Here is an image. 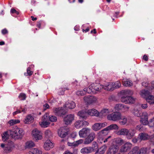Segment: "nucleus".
<instances>
[{"instance_id": "54", "label": "nucleus", "mask_w": 154, "mask_h": 154, "mask_svg": "<svg viewBox=\"0 0 154 154\" xmlns=\"http://www.w3.org/2000/svg\"><path fill=\"white\" fill-rule=\"evenodd\" d=\"M82 127L83 126H88L89 123L88 122L86 121H82Z\"/></svg>"}, {"instance_id": "21", "label": "nucleus", "mask_w": 154, "mask_h": 154, "mask_svg": "<svg viewBox=\"0 0 154 154\" xmlns=\"http://www.w3.org/2000/svg\"><path fill=\"white\" fill-rule=\"evenodd\" d=\"M148 90H142L140 91V94L141 97L146 98V97L152 92V88H148Z\"/></svg>"}, {"instance_id": "61", "label": "nucleus", "mask_w": 154, "mask_h": 154, "mask_svg": "<svg viewBox=\"0 0 154 154\" xmlns=\"http://www.w3.org/2000/svg\"><path fill=\"white\" fill-rule=\"evenodd\" d=\"M141 107L143 109H146L148 107L147 104L146 103L143 104L141 105Z\"/></svg>"}, {"instance_id": "33", "label": "nucleus", "mask_w": 154, "mask_h": 154, "mask_svg": "<svg viewBox=\"0 0 154 154\" xmlns=\"http://www.w3.org/2000/svg\"><path fill=\"white\" fill-rule=\"evenodd\" d=\"M122 84L124 86L126 87L131 86L132 85V82L130 80L127 79H123L122 81Z\"/></svg>"}, {"instance_id": "32", "label": "nucleus", "mask_w": 154, "mask_h": 154, "mask_svg": "<svg viewBox=\"0 0 154 154\" xmlns=\"http://www.w3.org/2000/svg\"><path fill=\"white\" fill-rule=\"evenodd\" d=\"M35 144L32 140H29L26 142L25 145V147L26 149H29L35 146Z\"/></svg>"}, {"instance_id": "12", "label": "nucleus", "mask_w": 154, "mask_h": 154, "mask_svg": "<svg viewBox=\"0 0 154 154\" xmlns=\"http://www.w3.org/2000/svg\"><path fill=\"white\" fill-rule=\"evenodd\" d=\"M114 108L116 110L125 112L128 111L129 107L121 103H118L115 105Z\"/></svg>"}, {"instance_id": "9", "label": "nucleus", "mask_w": 154, "mask_h": 154, "mask_svg": "<svg viewBox=\"0 0 154 154\" xmlns=\"http://www.w3.org/2000/svg\"><path fill=\"white\" fill-rule=\"evenodd\" d=\"M107 123L106 122L103 123H96L92 125V129L94 131H97L107 126Z\"/></svg>"}, {"instance_id": "49", "label": "nucleus", "mask_w": 154, "mask_h": 154, "mask_svg": "<svg viewBox=\"0 0 154 154\" xmlns=\"http://www.w3.org/2000/svg\"><path fill=\"white\" fill-rule=\"evenodd\" d=\"M149 126L150 127H154V117L149 120Z\"/></svg>"}, {"instance_id": "1", "label": "nucleus", "mask_w": 154, "mask_h": 154, "mask_svg": "<svg viewBox=\"0 0 154 154\" xmlns=\"http://www.w3.org/2000/svg\"><path fill=\"white\" fill-rule=\"evenodd\" d=\"M95 134L94 132H91L85 138V141L82 139H80L72 143L68 142L67 145L72 147H75L83 143L85 144H88L91 143L94 139Z\"/></svg>"}, {"instance_id": "35", "label": "nucleus", "mask_w": 154, "mask_h": 154, "mask_svg": "<svg viewBox=\"0 0 154 154\" xmlns=\"http://www.w3.org/2000/svg\"><path fill=\"white\" fill-rule=\"evenodd\" d=\"M107 130L109 131L111 130H117L119 128V127L116 124H112L106 127Z\"/></svg>"}, {"instance_id": "31", "label": "nucleus", "mask_w": 154, "mask_h": 154, "mask_svg": "<svg viewBox=\"0 0 154 154\" xmlns=\"http://www.w3.org/2000/svg\"><path fill=\"white\" fill-rule=\"evenodd\" d=\"M107 149V146L104 145L98 149L95 154H104Z\"/></svg>"}, {"instance_id": "63", "label": "nucleus", "mask_w": 154, "mask_h": 154, "mask_svg": "<svg viewBox=\"0 0 154 154\" xmlns=\"http://www.w3.org/2000/svg\"><path fill=\"white\" fill-rule=\"evenodd\" d=\"M92 145L93 146H94V148L97 147V143L96 142H93L92 143Z\"/></svg>"}, {"instance_id": "39", "label": "nucleus", "mask_w": 154, "mask_h": 154, "mask_svg": "<svg viewBox=\"0 0 154 154\" xmlns=\"http://www.w3.org/2000/svg\"><path fill=\"white\" fill-rule=\"evenodd\" d=\"M39 125L42 128H46L48 126L50 123L48 121H44V120H42L41 121L39 122Z\"/></svg>"}, {"instance_id": "17", "label": "nucleus", "mask_w": 154, "mask_h": 154, "mask_svg": "<svg viewBox=\"0 0 154 154\" xmlns=\"http://www.w3.org/2000/svg\"><path fill=\"white\" fill-rule=\"evenodd\" d=\"M74 116L73 115H69L64 118V120L66 125L70 124L74 119Z\"/></svg>"}, {"instance_id": "25", "label": "nucleus", "mask_w": 154, "mask_h": 154, "mask_svg": "<svg viewBox=\"0 0 154 154\" xmlns=\"http://www.w3.org/2000/svg\"><path fill=\"white\" fill-rule=\"evenodd\" d=\"M88 115L87 112L85 110L80 111L78 113V115L80 119H86L88 117Z\"/></svg>"}, {"instance_id": "51", "label": "nucleus", "mask_w": 154, "mask_h": 154, "mask_svg": "<svg viewBox=\"0 0 154 154\" xmlns=\"http://www.w3.org/2000/svg\"><path fill=\"white\" fill-rule=\"evenodd\" d=\"M49 114L46 113L43 116L42 120H44V121H48V118L49 116Z\"/></svg>"}, {"instance_id": "45", "label": "nucleus", "mask_w": 154, "mask_h": 154, "mask_svg": "<svg viewBox=\"0 0 154 154\" xmlns=\"http://www.w3.org/2000/svg\"><path fill=\"white\" fill-rule=\"evenodd\" d=\"M97 100L96 97L93 96H91L89 101H88V104H91L94 103L96 102Z\"/></svg>"}, {"instance_id": "4", "label": "nucleus", "mask_w": 154, "mask_h": 154, "mask_svg": "<svg viewBox=\"0 0 154 154\" xmlns=\"http://www.w3.org/2000/svg\"><path fill=\"white\" fill-rule=\"evenodd\" d=\"M146 148H142L140 149L137 146L134 147L128 154H145L147 151Z\"/></svg>"}, {"instance_id": "29", "label": "nucleus", "mask_w": 154, "mask_h": 154, "mask_svg": "<svg viewBox=\"0 0 154 154\" xmlns=\"http://www.w3.org/2000/svg\"><path fill=\"white\" fill-rule=\"evenodd\" d=\"M113 110L111 109H103L99 113V116H105L108 113L111 112Z\"/></svg>"}, {"instance_id": "14", "label": "nucleus", "mask_w": 154, "mask_h": 154, "mask_svg": "<svg viewBox=\"0 0 154 154\" xmlns=\"http://www.w3.org/2000/svg\"><path fill=\"white\" fill-rule=\"evenodd\" d=\"M119 149V147L116 145H111L109 147L107 154H120L118 153Z\"/></svg>"}, {"instance_id": "62", "label": "nucleus", "mask_w": 154, "mask_h": 154, "mask_svg": "<svg viewBox=\"0 0 154 154\" xmlns=\"http://www.w3.org/2000/svg\"><path fill=\"white\" fill-rule=\"evenodd\" d=\"M2 32L3 34H5L8 33V31L6 29H4L2 30Z\"/></svg>"}, {"instance_id": "56", "label": "nucleus", "mask_w": 154, "mask_h": 154, "mask_svg": "<svg viewBox=\"0 0 154 154\" xmlns=\"http://www.w3.org/2000/svg\"><path fill=\"white\" fill-rule=\"evenodd\" d=\"M27 74L29 75H31L33 73L32 72L30 71V68L28 67L27 70Z\"/></svg>"}, {"instance_id": "42", "label": "nucleus", "mask_w": 154, "mask_h": 154, "mask_svg": "<svg viewBox=\"0 0 154 154\" xmlns=\"http://www.w3.org/2000/svg\"><path fill=\"white\" fill-rule=\"evenodd\" d=\"M20 122V121L18 119H11L8 122V123L10 125L12 126L15 124L19 123Z\"/></svg>"}, {"instance_id": "55", "label": "nucleus", "mask_w": 154, "mask_h": 154, "mask_svg": "<svg viewBox=\"0 0 154 154\" xmlns=\"http://www.w3.org/2000/svg\"><path fill=\"white\" fill-rule=\"evenodd\" d=\"M11 13L14 14L15 13L16 14L18 15L19 14V13L18 11H17L14 8H12L11 10Z\"/></svg>"}, {"instance_id": "2", "label": "nucleus", "mask_w": 154, "mask_h": 154, "mask_svg": "<svg viewBox=\"0 0 154 154\" xmlns=\"http://www.w3.org/2000/svg\"><path fill=\"white\" fill-rule=\"evenodd\" d=\"M8 132L11 137L15 140L21 138L24 134L23 129L16 127L8 130Z\"/></svg>"}, {"instance_id": "44", "label": "nucleus", "mask_w": 154, "mask_h": 154, "mask_svg": "<svg viewBox=\"0 0 154 154\" xmlns=\"http://www.w3.org/2000/svg\"><path fill=\"white\" fill-rule=\"evenodd\" d=\"M75 127L77 129H79L82 127V121L78 120L75 122Z\"/></svg>"}, {"instance_id": "52", "label": "nucleus", "mask_w": 154, "mask_h": 154, "mask_svg": "<svg viewBox=\"0 0 154 154\" xmlns=\"http://www.w3.org/2000/svg\"><path fill=\"white\" fill-rule=\"evenodd\" d=\"M91 96H85L84 98V101L87 104H88V101L89 100Z\"/></svg>"}, {"instance_id": "24", "label": "nucleus", "mask_w": 154, "mask_h": 154, "mask_svg": "<svg viewBox=\"0 0 154 154\" xmlns=\"http://www.w3.org/2000/svg\"><path fill=\"white\" fill-rule=\"evenodd\" d=\"M34 121V118L31 115H29L23 120V122L26 124H30Z\"/></svg>"}, {"instance_id": "13", "label": "nucleus", "mask_w": 154, "mask_h": 154, "mask_svg": "<svg viewBox=\"0 0 154 154\" xmlns=\"http://www.w3.org/2000/svg\"><path fill=\"white\" fill-rule=\"evenodd\" d=\"M140 122L144 125H146L149 124V122L148 121V114L147 113L145 112L142 113V115L140 116Z\"/></svg>"}, {"instance_id": "3", "label": "nucleus", "mask_w": 154, "mask_h": 154, "mask_svg": "<svg viewBox=\"0 0 154 154\" xmlns=\"http://www.w3.org/2000/svg\"><path fill=\"white\" fill-rule=\"evenodd\" d=\"M102 85L97 83H93L90 85L88 88H86L87 92L88 93H95L96 91H99L102 89Z\"/></svg>"}, {"instance_id": "8", "label": "nucleus", "mask_w": 154, "mask_h": 154, "mask_svg": "<svg viewBox=\"0 0 154 154\" xmlns=\"http://www.w3.org/2000/svg\"><path fill=\"white\" fill-rule=\"evenodd\" d=\"M136 99L131 96H126L121 97V100L122 102L126 104H131L134 103Z\"/></svg>"}, {"instance_id": "58", "label": "nucleus", "mask_w": 154, "mask_h": 154, "mask_svg": "<svg viewBox=\"0 0 154 154\" xmlns=\"http://www.w3.org/2000/svg\"><path fill=\"white\" fill-rule=\"evenodd\" d=\"M142 85L145 87H147L148 85V83L147 81L143 82L142 83Z\"/></svg>"}, {"instance_id": "46", "label": "nucleus", "mask_w": 154, "mask_h": 154, "mask_svg": "<svg viewBox=\"0 0 154 154\" xmlns=\"http://www.w3.org/2000/svg\"><path fill=\"white\" fill-rule=\"evenodd\" d=\"M136 130H137L140 131H143L146 130V128L144 126L141 125H137L136 128Z\"/></svg>"}, {"instance_id": "30", "label": "nucleus", "mask_w": 154, "mask_h": 154, "mask_svg": "<svg viewBox=\"0 0 154 154\" xmlns=\"http://www.w3.org/2000/svg\"><path fill=\"white\" fill-rule=\"evenodd\" d=\"M128 129L125 128H123L118 131L116 133L117 134L120 135L126 136L128 132Z\"/></svg>"}, {"instance_id": "57", "label": "nucleus", "mask_w": 154, "mask_h": 154, "mask_svg": "<svg viewBox=\"0 0 154 154\" xmlns=\"http://www.w3.org/2000/svg\"><path fill=\"white\" fill-rule=\"evenodd\" d=\"M77 136V134L75 132L72 133L71 134V137L73 138H74L76 137Z\"/></svg>"}, {"instance_id": "6", "label": "nucleus", "mask_w": 154, "mask_h": 154, "mask_svg": "<svg viewBox=\"0 0 154 154\" xmlns=\"http://www.w3.org/2000/svg\"><path fill=\"white\" fill-rule=\"evenodd\" d=\"M132 147V144L127 142L125 143L120 147L119 151L121 152L126 153L131 150Z\"/></svg>"}, {"instance_id": "50", "label": "nucleus", "mask_w": 154, "mask_h": 154, "mask_svg": "<svg viewBox=\"0 0 154 154\" xmlns=\"http://www.w3.org/2000/svg\"><path fill=\"white\" fill-rule=\"evenodd\" d=\"M133 113L135 116H140V113L139 111L136 109H134L133 112Z\"/></svg>"}, {"instance_id": "34", "label": "nucleus", "mask_w": 154, "mask_h": 154, "mask_svg": "<svg viewBox=\"0 0 154 154\" xmlns=\"http://www.w3.org/2000/svg\"><path fill=\"white\" fill-rule=\"evenodd\" d=\"M118 121H119V123L121 125H124L127 124V118L125 116H122L121 115L120 118Z\"/></svg>"}, {"instance_id": "15", "label": "nucleus", "mask_w": 154, "mask_h": 154, "mask_svg": "<svg viewBox=\"0 0 154 154\" xmlns=\"http://www.w3.org/2000/svg\"><path fill=\"white\" fill-rule=\"evenodd\" d=\"M68 130L66 128L62 127L58 130V134L60 137L64 138L68 134Z\"/></svg>"}, {"instance_id": "11", "label": "nucleus", "mask_w": 154, "mask_h": 154, "mask_svg": "<svg viewBox=\"0 0 154 154\" xmlns=\"http://www.w3.org/2000/svg\"><path fill=\"white\" fill-rule=\"evenodd\" d=\"M91 130L88 128H82L79 132V135L81 138H84L86 137L90 133Z\"/></svg>"}, {"instance_id": "36", "label": "nucleus", "mask_w": 154, "mask_h": 154, "mask_svg": "<svg viewBox=\"0 0 154 154\" xmlns=\"http://www.w3.org/2000/svg\"><path fill=\"white\" fill-rule=\"evenodd\" d=\"M13 143L12 141H11L10 142V144L6 147L4 148V151L6 153H8L10 152L11 151V148L13 145Z\"/></svg>"}, {"instance_id": "64", "label": "nucleus", "mask_w": 154, "mask_h": 154, "mask_svg": "<svg viewBox=\"0 0 154 154\" xmlns=\"http://www.w3.org/2000/svg\"><path fill=\"white\" fill-rule=\"evenodd\" d=\"M63 154H72V153L69 151H66L64 152Z\"/></svg>"}, {"instance_id": "38", "label": "nucleus", "mask_w": 154, "mask_h": 154, "mask_svg": "<svg viewBox=\"0 0 154 154\" xmlns=\"http://www.w3.org/2000/svg\"><path fill=\"white\" fill-rule=\"evenodd\" d=\"M146 101L150 104H154V96L150 95L146 98Z\"/></svg>"}, {"instance_id": "28", "label": "nucleus", "mask_w": 154, "mask_h": 154, "mask_svg": "<svg viewBox=\"0 0 154 154\" xmlns=\"http://www.w3.org/2000/svg\"><path fill=\"white\" fill-rule=\"evenodd\" d=\"M88 114L91 116H99V113L95 109H89L87 111Z\"/></svg>"}, {"instance_id": "41", "label": "nucleus", "mask_w": 154, "mask_h": 154, "mask_svg": "<svg viewBox=\"0 0 154 154\" xmlns=\"http://www.w3.org/2000/svg\"><path fill=\"white\" fill-rule=\"evenodd\" d=\"M9 134L8 132V131H7L4 132L2 134V139L3 142H5L7 140L9 137Z\"/></svg>"}, {"instance_id": "5", "label": "nucleus", "mask_w": 154, "mask_h": 154, "mask_svg": "<svg viewBox=\"0 0 154 154\" xmlns=\"http://www.w3.org/2000/svg\"><path fill=\"white\" fill-rule=\"evenodd\" d=\"M32 135L36 142L38 141V140H42L43 138L42 132L36 128L33 129L32 131Z\"/></svg>"}, {"instance_id": "18", "label": "nucleus", "mask_w": 154, "mask_h": 154, "mask_svg": "<svg viewBox=\"0 0 154 154\" xmlns=\"http://www.w3.org/2000/svg\"><path fill=\"white\" fill-rule=\"evenodd\" d=\"M94 150L93 147H85L82 148L80 150V152L82 154H88Z\"/></svg>"}, {"instance_id": "22", "label": "nucleus", "mask_w": 154, "mask_h": 154, "mask_svg": "<svg viewBox=\"0 0 154 154\" xmlns=\"http://www.w3.org/2000/svg\"><path fill=\"white\" fill-rule=\"evenodd\" d=\"M75 107V104L72 101H69L66 103L64 105V108H67L69 109H73Z\"/></svg>"}, {"instance_id": "40", "label": "nucleus", "mask_w": 154, "mask_h": 154, "mask_svg": "<svg viewBox=\"0 0 154 154\" xmlns=\"http://www.w3.org/2000/svg\"><path fill=\"white\" fill-rule=\"evenodd\" d=\"M44 135L46 138H49L52 136L53 133L49 129H47L44 131Z\"/></svg>"}, {"instance_id": "48", "label": "nucleus", "mask_w": 154, "mask_h": 154, "mask_svg": "<svg viewBox=\"0 0 154 154\" xmlns=\"http://www.w3.org/2000/svg\"><path fill=\"white\" fill-rule=\"evenodd\" d=\"M49 119L50 121L52 122H54L57 121V118L56 117L52 116H49Z\"/></svg>"}, {"instance_id": "26", "label": "nucleus", "mask_w": 154, "mask_h": 154, "mask_svg": "<svg viewBox=\"0 0 154 154\" xmlns=\"http://www.w3.org/2000/svg\"><path fill=\"white\" fill-rule=\"evenodd\" d=\"M133 94L132 91L129 90H123L120 92L121 97H124L128 96V95H132Z\"/></svg>"}, {"instance_id": "20", "label": "nucleus", "mask_w": 154, "mask_h": 154, "mask_svg": "<svg viewBox=\"0 0 154 154\" xmlns=\"http://www.w3.org/2000/svg\"><path fill=\"white\" fill-rule=\"evenodd\" d=\"M150 137V136L148 134L144 133H141L139 134L137 138L138 140H145L149 139Z\"/></svg>"}, {"instance_id": "10", "label": "nucleus", "mask_w": 154, "mask_h": 154, "mask_svg": "<svg viewBox=\"0 0 154 154\" xmlns=\"http://www.w3.org/2000/svg\"><path fill=\"white\" fill-rule=\"evenodd\" d=\"M64 107H56L53 108V112L57 116H63L66 112Z\"/></svg>"}, {"instance_id": "59", "label": "nucleus", "mask_w": 154, "mask_h": 154, "mask_svg": "<svg viewBox=\"0 0 154 154\" xmlns=\"http://www.w3.org/2000/svg\"><path fill=\"white\" fill-rule=\"evenodd\" d=\"M49 108V106L47 103H46L43 105V109L44 110Z\"/></svg>"}, {"instance_id": "47", "label": "nucleus", "mask_w": 154, "mask_h": 154, "mask_svg": "<svg viewBox=\"0 0 154 154\" xmlns=\"http://www.w3.org/2000/svg\"><path fill=\"white\" fill-rule=\"evenodd\" d=\"M121 83L119 81H117L114 83H113V86L114 89L115 88H119L121 86Z\"/></svg>"}, {"instance_id": "37", "label": "nucleus", "mask_w": 154, "mask_h": 154, "mask_svg": "<svg viewBox=\"0 0 154 154\" xmlns=\"http://www.w3.org/2000/svg\"><path fill=\"white\" fill-rule=\"evenodd\" d=\"M124 142V140L121 138H116L115 139L113 143L116 145H120Z\"/></svg>"}, {"instance_id": "27", "label": "nucleus", "mask_w": 154, "mask_h": 154, "mask_svg": "<svg viewBox=\"0 0 154 154\" xmlns=\"http://www.w3.org/2000/svg\"><path fill=\"white\" fill-rule=\"evenodd\" d=\"M128 132L126 136L128 139H130L132 138L136 133V130L134 129L128 130Z\"/></svg>"}, {"instance_id": "19", "label": "nucleus", "mask_w": 154, "mask_h": 154, "mask_svg": "<svg viewBox=\"0 0 154 154\" xmlns=\"http://www.w3.org/2000/svg\"><path fill=\"white\" fill-rule=\"evenodd\" d=\"M102 89L108 91H112L114 90L113 83L108 82L105 84L104 85H102Z\"/></svg>"}, {"instance_id": "60", "label": "nucleus", "mask_w": 154, "mask_h": 154, "mask_svg": "<svg viewBox=\"0 0 154 154\" xmlns=\"http://www.w3.org/2000/svg\"><path fill=\"white\" fill-rule=\"evenodd\" d=\"M20 112H21V111L19 109H17V111L13 113V116H15L16 115Z\"/></svg>"}, {"instance_id": "43", "label": "nucleus", "mask_w": 154, "mask_h": 154, "mask_svg": "<svg viewBox=\"0 0 154 154\" xmlns=\"http://www.w3.org/2000/svg\"><path fill=\"white\" fill-rule=\"evenodd\" d=\"M87 88H85L83 91H78L76 92V94L78 96H82L85 95L86 92H87Z\"/></svg>"}, {"instance_id": "23", "label": "nucleus", "mask_w": 154, "mask_h": 154, "mask_svg": "<svg viewBox=\"0 0 154 154\" xmlns=\"http://www.w3.org/2000/svg\"><path fill=\"white\" fill-rule=\"evenodd\" d=\"M106 129L107 128H106L97 133V136L99 139H101L104 136L108 134L109 131Z\"/></svg>"}, {"instance_id": "53", "label": "nucleus", "mask_w": 154, "mask_h": 154, "mask_svg": "<svg viewBox=\"0 0 154 154\" xmlns=\"http://www.w3.org/2000/svg\"><path fill=\"white\" fill-rule=\"evenodd\" d=\"M19 98L21 100H24L26 98V95L25 94L21 93L19 96Z\"/></svg>"}, {"instance_id": "7", "label": "nucleus", "mask_w": 154, "mask_h": 154, "mask_svg": "<svg viewBox=\"0 0 154 154\" xmlns=\"http://www.w3.org/2000/svg\"><path fill=\"white\" fill-rule=\"evenodd\" d=\"M121 114L118 112H114L109 114L107 116V119L109 120L115 122L118 121L120 118Z\"/></svg>"}, {"instance_id": "16", "label": "nucleus", "mask_w": 154, "mask_h": 154, "mask_svg": "<svg viewBox=\"0 0 154 154\" xmlns=\"http://www.w3.org/2000/svg\"><path fill=\"white\" fill-rule=\"evenodd\" d=\"M54 146V144L50 140H47L45 143L43 147L45 150H49Z\"/></svg>"}]
</instances>
